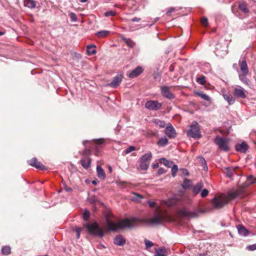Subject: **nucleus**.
<instances>
[{"label": "nucleus", "instance_id": "nucleus-41", "mask_svg": "<svg viewBox=\"0 0 256 256\" xmlns=\"http://www.w3.org/2000/svg\"><path fill=\"white\" fill-rule=\"evenodd\" d=\"M196 82L202 85H204L206 84V77L204 76H202L196 78Z\"/></svg>", "mask_w": 256, "mask_h": 256}, {"label": "nucleus", "instance_id": "nucleus-9", "mask_svg": "<svg viewBox=\"0 0 256 256\" xmlns=\"http://www.w3.org/2000/svg\"><path fill=\"white\" fill-rule=\"evenodd\" d=\"M247 187L244 186V184L242 186L238 188L234 192H230L229 194V198L230 199H234L236 196H241L245 192L246 188Z\"/></svg>", "mask_w": 256, "mask_h": 256}, {"label": "nucleus", "instance_id": "nucleus-12", "mask_svg": "<svg viewBox=\"0 0 256 256\" xmlns=\"http://www.w3.org/2000/svg\"><path fill=\"white\" fill-rule=\"evenodd\" d=\"M161 104L156 101L152 100L147 102L145 104V106L146 108L152 110H157L161 107Z\"/></svg>", "mask_w": 256, "mask_h": 256}, {"label": "nucleus", "instance_id": "nucleus-24", "mask_svg": "<svg viewBox=\"0 0 256 256\" xmlns=\"http://www.w3.org/2000/svg\"><path fill=\"white\" fill-rule=\"evenodd\" d=\"M96 172L98 176L101 179H104L106 174L104 170L100 166H98L96 167Z\"/></svg>", "mask_w": 256, "mask_h": 256}, {"label": "nucleus", "instance_id": "nucleus-26", "mask_svg": "<svg viewBox=\"0 0 256 256\" xmlns=\"http://www.w3.org/2000/svg\"><path fill=\"white\" fill-rule=\"evenodd\" d=\"M237 227L238 232L240 234L244 236H246L248 234V231L242 225H238Z\"/></svg>", "mask_w": 256, "mask_h": 256}, {"label": "nucleus", "instance_id": "nucleus-23", "mask_svg": "<svg viewBox=\"0 0 256 256\" xmlns=\"http://www.w3.org/2000/svg\"><path fill=\"white\" fill-rule=\"evenodd\" d=\"M167 254V252L164 248H156L154 256H166Z\"/></svg>", "mask_w": 256, "mask_h": 256}, {"label": "nucleus", "instance_id": "nucleus-39", "mask_svg": "<svg viewBox=\"0 0 256 256\" xmlns=\"http://www.w3.org/2000/svg\"><path fill=\"white\" fill-rule=\"evenodd\" d=\"M82 158L90 157L91 155V150L90 149L86 148L82 152Z\"/></svg>", "mask_w": 256, "mask_h": 256}, {"label": "nucleus", "instance_id": "nucleus-58", "mask_svg": "<svg viewBox=\"0 0 256 256\" xmlns=\"http://www.w3.org/2000/svg\"><path fill=\"white\" fill-rule=\"evenodd\" d=\"M174 10V8H170V9H168L167 11V14H170L171 12H172Z\"/></svg>", "mask_w": 256, "mask_h": 256}, {"label": "nucleus", "instance_id": "nucleus-47", "mask_svg": "<svg viewBox=\"0 0 256 256\" xmlns=\"http://www.w3.org/2000/svg\"><path fill=\"white\" fill-rule=\"evenodd\" d=\"M70 17V20L72 22H76L78 19L76 14L74 12H70L69 14Z\"/></svg>", "mask_w": 256, "mask_h": 256}, {"label": "nucleus", "instance_id": "nucleus-1", "mask_svg": "<svg viewBox=\"0 0 256 256\" xmlns=\"http://www.w3.org/2000/svg\"><path fill=\"white\" fill-rule=\"evenodd\" d=\"M164 221V216L160 214H158L150 218H134L132 219H124L118 222H113L108 218L106 220V224L108 229L112 231H116L124 228H134L138 226L140 224H143L146 226L158 225L162 224Z\"/></svg>", "mask_w": 256, "mask_h": 256}, {"label": "nucleus", "instance_id": "nucleus-45", "mask_svg": "<svg viewBox=\"0 0 256 256\" xmlns=\"http://www.w3.org/2000/svg\"><path fill=\"white\" fill-rule=\"evenodd\" d=\"M178 170V166L176 164H172V176L173 177L176 176V172Z\"/></svg>", "mask_w": 256, "mask_h": 256}, {"label": "nucleus", "instance_id": "nucleus-48", "mask_svg": "<svg viewBox=\"0 0 256 256\" xmlns=\"http://www.w3.org/2000/svg\"><path fill=\"white\" fill-rule=\"evenodd\" d=\"M116 14V12L114 10L108 11L104 13V16L106 17H108L109 16H114Z\"/></svg>", "mask_w": 256, "mask_h": 256}, {"label": "nucleus", "instance_id": "nucleus-44", "mask_svg": "<svg viewBox=\"0 0 256 256\" xmlns=\"http://www.w3.org/2000/svg\"><path fill=\"white\" fill-rule=\"evenodd\" d=\"M74 230L76 232V238L78 239L80 237V234L82 232V228L80 227H75L74 228Z\"/></svg>", "mask_w": 256, "mask_h": 256}, {"label": "nucleus", "instance_id": "nucleus-21", "mask_svg": "<svg viewBox=\"0 0 256 256\" xmlns=\"http://www.w3.org/2000/svg\"><path fill=\"white\" fill-rule=\"evenodd\" d=\"M256 183V177L252 175L248 176L246 182L244 183L245 187H248L250 185Z\"/></svg>", "mask_w": 256, "mask_h": 256}, {"label": "nucleus", "instance_id": "nucleus-10", "mask_svg": "<svg viewBox=\"0 0 256 256\" xmlns=\"http://www.w3.org/2000/svg\"><path fill=\"white\" fill-rule=\"evenodd\" d=\"M28 164L37 169L41 170H44L46 169L45 166H44L40 162H38L36 158H33L32 159L28 160Z\"/></svg>", "mask_w": 256, "mask_h": 256}, {"label": "nucleus", "instance_id": "nucleus-35", "mask_svg": "<svg viewBox=\"0 0 256 256\" xmlns=\"http://www.w3.org/2000/svg\"><path fill=\"white\" fill-rule=\"evenodd\" d=\"M11 252V249L9 246H4L2 248V253L3 255L8 256Z\"/></svg>", "mask_w": 256, "mask_h": 256}, {"label": "nucleus", "instance_id": "nucleus-52", "mask_svg": "<svg viewBox=\"0 0 256 256\" xmlns=\"http://www.w3.org/2000/svg\"><path fill=\"white\" fill-rule=\"evenodd\" d=\"M94 143L98 144H102L104 143V140L102 138L94 140Z\"/></svg>", "mask_w": 256, "mask_h": 256}, {"label": "nucleus", "instance_id": "nucleus-31", "mask_svg": "<svg viewBox=\"0 0 256 256\" xmlns=\"http://www.w3.org/2000/svg\"><path fill=\"white\" fill-rule=\"evenodd\" d=\"M192 186V182L187 178H185L184 180L183 184H182V186L184 189H186L189 188L190 186Z\"/></svg>", "mask_w": 256, "mask_h": 256}, {"label": "nucleus", "instance_id": "nucleus-8", "mask_svg": "<svg viewBox=\"0 0 256 256\" xmlns=\"http://www.w3.org/2000/svg\"><path fill=\"white\" fill-rule=\"evenodd\" d=\"M202 210L191 212L186 210H182L179 211V214L182 217L196 218L198 216L199 213L202 212Z\"/></svg>", "mask_w": 256, "mask_h": 256}, {"label": "nucleus", "instance_id": "nucleus-28", "mask_svg": "<svg viewBox=\"0 0 256 256\" xmlns=\"http://www.w3.org/2000/svg\"><path fill=\"white\" fill-rule=\"evenodd\" d=\"M86 52L88 55H92L96 53V46L94 45H88L86 46Z\"/></svg>", "mask_w": 256, "mask_h": 256}, {"label": "nucleus", "instance_id": "nucleus-46", "mask_svg": "<svg viewBox=\"0 0 256 256\" xmlns=\"http://www.w3.org/2000/svg\"><path fill=\"white\" fill-rule=\"evenodd\" d=\"M144 242H145L146 247V249H148V248H151L154 245V243L148 240H145Z\"/></svg>", "mask_w": 256, "mask_h": 256}, {"label": "nucleus", "instance_id": "nucleus-32", "mask_svg": "<svg viewBox=\"0 0 256 256\" xmlns=\"http://www.w3.org/2000/svg\"><path fill=\"white\" fill-rule=\"evenodd\" d=\"M24 5L30 8H33L36 7L35 2L33 0H26L24 1Z\"/></svg>", "mask_w": 256, "mask_h": 256}, {"label": "nucleus", "instance_id": "nucleus-51", "mask_svg": "<svg viewBox=\"0 0 256 256\" xmlns=\"http://www.w3.org/2000/svg\"><path fill=\"white\" fill-rule=\"evenodd\" d=\"M208 190L207 189L204 188L200 192V196L202 198H204L208 195Z\"/></svg>", "mask_w": 256, "mask_h": 256}, {"label": "nucleus", "instance_id": "nucleus-11", "mask_svg": "<svg viewBox=\"0 0 256 256\" xmlns=\"http://www.w3.org/2000/svg\"><path fill=\"white\" fill-rule=\"evenodd\" d=\"M161 92L163 96L168 99L172 100L174 98V95L171 92L170 88L168 86H162Z\"/></svg>", "mask_w": 256, "mask_h": 256}, {"label": "nucleus", "instance_id": "nucleus-56", "mask_svg": "<svg viewBox=\"0 0 256 256\" xmlns=\"http://www.w3.org/2000/svg\"><path fill=\"white\" fill-rule=\"evenodd\" d=\"M140 20V18L136 17L134 18H133L132 19V21L133 22H138Z\"/></svg>", "mask_w": 256, "mask_h": 256}, {"label": "nucleus", "instance_id": "nucleus-57", "mask_svg": "<svg viewBox=\"0 0 256 256\" xmlns=\"http://www.w3.org/2000/svg\"><path fill=\"white\" fill-rule=\"evenodd\" d=\"M200 161L201 162L202 164H206V162L205 160L202 156L200 157Z\"/></svg>", "mask_w": 256, "mask_h": 256}, {"label": "nucleus", "instance_id": "nucleus-17", "mask_svg": "<svg viewBox=\"0 0 256 256\" xmlns=\"http://www.w3.org/2000/svg\"><path fill=\"white\" fill-rule=\"evenodd\" d=\"M235 148L236 151L244 153L248 150V146L246 143L242 142L240 144H236Z\"/></svg>", "mask_w": 256, "mask_h": 256}, {"label": "nucleus", "instance_id": "nucleus-64", "mask_svg": "<svg viewBox=\"0 0 256 256\" xmlns=\"http://www.w3.org/2000/svg\"><path fill=\"white\" fill-rule=\"evenodd\" d=\"M108 170H110V172H112V168L111 166H110L108 167Z\"/></svg>", "mask_w": 256, "mask_h": 256}, {"label": "nucleus", "instance_id": "nucleus-42", "mask_svg": "<svg viewBox=\"0 0 256 256\" xmlns=\"http://www.w3.org/2000/svg\"><path fill=\"white\" fill-rule=\"evenodd\" d=\"M88 201L92 204H95L98 201L97 197L95 196H92L88 198Z\"/></svg>", "mask_w": 256, "mask_h": 256}, {"label": "nucleus", "instance_id": "nucleus-60", "mask_svg": "<svg viewBox=\"0 0 256 256\" xmlns=\"http://www.w3.org/2000/svg\"><path fill=\"white\" fill-rule=\"evenodd\" d=\"M158 163L156 164H152V167L154 168H158Z\"/></svg>", "mask_w": 256, "mask_h": 256}, {"label": "nucleus", "instance_id": "nucleus-63", "mask_svg": "<svg viewBox=\"0 0 256 256\" xmlns=\"http://www.w3.org/2000/svg\"><path fill=\"white\" fill-rule=\"evenodd\" d=\"M80 1L82 2H86L88 1V0H80Z\"/></svg>", "mask_w": 256, "mask_h": 256}, {"label": "nucleus", "instance_id": "nucleus-16", "mask_svg": "<svg viewBox=\"0 0 256 256\" xmlns=\"http://www.w3.org/2000/svg\"><path fill=\"white\" fill-rule=\"evenodd\" d=\"M80 162L84 168L88 169L90 166L92 158L90 157L82 158Z\"/></svg>", "mask_w": 256, "mask_h": 256}, {"label": "nucleus", "instance_id": "nucleus-30", "mask_svg": "<svg viewBox=\"0 0 256 256\" xmlns=\"http://www.w3.org/2000/svg\"><path fill=\"white\" fill-rule=\"evenodd\" d=\"M168 140L167 139V138L166 137H163V138H160L158 140L157 144L160 146H164L168 144Z\"/></svg>", "mask_w": 256, "mask_h": 256}, {"label": "nucleus", "instance_id": "nucleus-25", "mask_svg": "<svg viewBox=\"0 0 256 256\" xmlns=\"http://www.w3.org/2000/svg\"><path fill=\"white\" fill-rule=\"evenodd\" d=\"M132 196L131 200L132 201L139 202H141V200L144 198V196L142 194H138L135 192H132Z\"/></svg>", "mask_w": 256, "mask_h": 256}, {"label": "nucleus", "instance_id": "nucleus-19", "mask_svg": "<svg viewBox=\"0 0 256 256\" xmlns=\"http://www.w3.org/2000/svg\"><path fill=\"white\" fill-rule=\"evenodd\" d=\"M114 244L117 246H122L126 242L125 238L122 235H118L114 238Z\"/></svg>", "mask_w": 256, "mask_h": 256}, {"label": "nucleus", "instance_id": "nucleus-50", "mask_svg": "<svg viewBox=\"0 0 256 256\" xmlns=\"http://www.w3.org/2000/svg\"><path fill=\"white\" fill-rule=\"evenodd\" d=\"M201 23L204 26H208V20L206 17L202 18L201 20Z\"/></svg>", "mask_w": 256, "mask_h": 256}, {"label": "nucleus", "instance_id": "nucleus-49", "mask_svg": "<svg viewBox=\"0 0 256 256\" xmlns=\"http://www.w3.org/2000/svg\"><path fill=\"white\" fill-rule=\"evenodd\" d=\"M125 42L126 43V44L130 48H133L135 45V43L130 39H126Z\"/></svg>", "mask_w": 256, "mask_h": 256}, {"label": "nucleus", "instance_id": "nucleus-22", "mask_svg": "<svg viewBox=\"0 0 256 256\" xmlns=\"http://www.w3.org/2000/svg\"><path fill=\"white\" fill-rule=\"evenodd\" d=\"M224 99L228 102L229 104H232L234 103L235 98L229 94H224L222 95Z\"/></svg>", "mask_w": 256, "mask_h": 256}, {"label": "nucleus", "instance_id": "nucleus-7", "mask_svg": "<svg viewBox=\"0 0 256 256\" xmlns=\"http://www.w3.org/2000/svg\"><path fill=\"white\" fill-rule=\"evenodd\" d=\"M232 94L234 96L238 98L244 99L246 98V91L240 86H236L232 87Z\"/></svg>", "mask_w": 256, "mask_h": 256}, {"label": "nucleus", "instance_id": "nucleus-62", "mask_svg": "<svg viewBox=\"0 0 256 256\" xmlns=\"http://www.w3.org/2000/svg\"><path fill=\"white\" fill-rule=\"evenodd\" d=\"M66 190L67 192H71L72 190V188H66Z\"/></svg>", "mask_w": 256, "mask_h": 256}, {"label": "nucleus", "instance_id": "nucleus-6", "mask_svg": "<svg viewBox=\"0 0 256 256\" xmlns=\"http://www.w3.org/2000/svg\"><path fill=\"white\" fill-rule=\"evenodd\" d=\"M214 142L220 150L225 152H227L229 150V148L228 146V142L226 138H224L218 136L214 138Z\"/></svg>", "mask_w": 256, "mask_h": 256}, {"label": "nucleus", "instance_id": "nucleus-15", "mask_svg": "<svg viewBox=\"0 0 256 256\" xmlns=\"http://www.w3.org/2000/svg\"><path fill=\"white\" fill-rule=\"evenodd\" d=\"M144 70L141 66H138L128 74L130 78H136L140 75L143 72Z\"/></svg>", "mask_w": 256, "mask_h": 256}, {"label": "nucleus", "instance_id": "nucleus-18", "mask_svg": "<svg viewBox=\"0 0 256 256\" xmlns=\"http://www.w3.org/2000/svg\"><path fill=\"white\" fill-rule=\"evenodd\" d=\"M239 66L242 72L245 74H248L249 70L246 61L245 60H240Z\"/></svg>", "mask_w": 256, "mask_h": 256}, {"label": "nucleus", "instance_id": "nucleus-61", "mask_svg": "<svg viewBox=\"0 0 256 256\" xmlns=\"http://www.w3.org/2000/svg\"><path fill=\"white\" fill-rule=\"evenodd\" d=\"M92 184H94V185H96V184H98V181H97V180H93L92 181Z\"/></svg>", "mask_w": 256, "mask_h": 256}, {"label": "nucleus", "instance_id": "nucleus-34", "mask_svg": "<svg viewBox=\"0 0 256 256\" xmlns=\"http://www.w3.org/2000/svg\"><path fill=\"white\" fill-rule=\"evenodd\" d=\"M238 8L240 10L244 13H248L249 12V10L247 8L246 4L244 2L240 3Z\"/></svg>", "mask_w": 256, "mask_h": 256}, {"label": "nucleus", "instance_id": "nucleus-59", "mask_svg": "<svg viewBox=\"0 0 256 256\" xmlns=\"http://www.w3.org/2000/svg\"><path fill=\"white\" fill-rule=\"evenodd\" d=\"M165 172V171L164 170V168H160L159 170H158V173L160 174H164Z\"/></svg>", "mask_w": 256, "mask_h": 256}, {"label": "nucleus", "instance_id": "nucleus-38", "mask_svg": "<svg viewBox=\"0 0 256 256\" xmlns=\"http://www.w3.org/2000/svg\"><path fill=\"white\" fill-rule=\"evenodd\" d=\"M90 212L88 210H85L82 214V218L84 221H88L90 216Z\"/></svg>", "mask_w": 256, "mask_h": 256}, {"label": "nucleus", "instance_id": "nucleus-53", "mask_svg": "<svg viewBox=\"0 0 256 256\" xmlns=\"http://www.w3.org/2000/svg\"><path fill=\"white\" fill-rule=\"evenodd\" d=\"M247 248L250 250H256V244L250 245L247 247Z\"/></svg>", "mask_w": 256, "mask_h": 256}, {"label": "nucleus", "instance_id": "nucleus-27", "mask_svg": "<svg viewBox=\"0 0 256 256\" xmlns=\"http://www.w3.org/2000/svg\"><path fill=\"white\" fill-rule=\"evenodd\" d=\"M224 172L228 178H232V176L235 173L234 169L232 168L228 167L225 168Z\"/></svg>", "mask_w": 256, "mask_h": 256}, {"label": "nucleus", "instance_id": "nucleus-36", "mask_svg": "<svg viewBox=\"0 0 256 256\" xmlns=\"http://www.w3.org/2000/svg\"><path fill=\"white\" fill-rule=\"evenodd\" d=\"M110 34L108 30L99 31L96 33V35L99 38H104L108 36Z\"/></svg>", "mask_w": 256, "mask_h": 256}, {"label": "nucleus", "instance_id": "nucleus-2", "mask_svg": "<svg viewBox=\"0 0 256 256\" xmlns=\"http://www.w3.org/2000/svg\"><path fill=\"white\" fill-rule=\"evenodd\" d=\"M83 227L92 236L102 238L104 235V231L97 222L86 224H84Z\"/></svg>", "mask_w": 256, "mask_h": 256}, {"label": "nucleus", "instance_id": "nucleus-54", "mask_svg": "<svg viewBox=\"0 0 256 256\" xmlns=\"http://www.w3.org/2000/svg\"><path fill=\"white\" fill-rule=\"evenodd\" d=\"M146 202L149 204L150 208H154L155 206L156 202H152L150 200H148L146 201Z\"/></svg>", "mask_w": 256, "mask_h": 256}, {"label": "nucleus", "instance_id": "nucleus-14", "mask_svg": "<svg viewBox=\"0 0 256 256\" xmlns=\"http://www.w3.org/2000/svg\"><path fill=\"white\" fill-rule=\"evenodd\" d=\"M166 134L170 138H174L176 136V132L175 130L171 124H168L165 130Z\"/></svg>", "mask_w": 256, "mask_h": 256}, {"label": "nucleus", "instance_id": "nucleus-20", "mask_svg": "<svg viewBox=\"0 0 256 256\" xmlns=\"http://www.w3.org/2000/svg\"><path fill=\"white\" fill-rule=\"evenodd\" d=\"M204 186V184L202 182H198L194 187L192 188V192L193 194L196 196L198 194L200 193V192L202 190V188Z\"/></svg>", "mask_w": 256, "mask_h": 256}, {"label": "nucleus", "instance_id": "nucleus-55", "mask_svg": "<svg viewBox=\"0 0 256 256\" xmlns=\"http://www.w3.org/2000/svg\"><path fill=\"white\" fill-rule=\"evenodd\" d=\"M182 172V174L184 175H186V176H188L189 175V172H188V170L186 169H182L181 170Z\"/></svg>", "mask_w": 256, "mask_h": 256}, {"label": "nucleus", "instance_id": "nucleus-3", "mask_svg": "<svg viewBox=\"0 0 256 256\" xmlns=\"http://www.w3.org/2000/svg\"><path fill=\"white\" fill-rule=\"evenodd\" d=\"M186 135L188 137L194 138H200L202 136L200 130V126L196 121H193L188 126L186 131Z\"/></svg>", "mask_w": 256, "mask_h": 256}, {"label": "nucleus", "instance_id": "nucleus-33", "mask_svg": "<svg viewBox=\"0 0 256 256\" xmlns=\"http://www.w3.org/2000/svg\"><path fill=\"white\" fill-rule=\"evenodd\" d=\"M248 74H239L238 77L239 79L244 84H248L249 83V80L246 78V76Z\"/></svg>", "mask_w": 256, "mask_h": 256}, {"label": "nucleus", "instance_id": "nucleus-29", "mask_svg": "<svg viewBox=\"0 0 256 256\" xmlns=\"http://www.w3.org/2000/svg\"><path fill=\"white\" fill-rule=\"evenodd\" d=\"M160 162L164 164L168 168H170L172 166L173 164V162L172 161L166 160L165 158H161L160 159Z\"/></svg>", "mask_w": 256, "mask_h": 256}, {"label": "nucleus", "instance_id": "nucleus-4", "mask_svg": "<svg viewBox=\"0 0 256 256\" xmlns=\"http://www.w3.org/2000/svg\"><path fill=\"white\" fill-rule=\"evenodd\" d=\"M152 157V155L151 152H147L142 156L140 159V166L142 170H147L148 169Z\"/></svg>", "mask_w": 256, "mask_h": 256}, {"label": "nucleus", "instance_id": "nucleus-43", "mask_svg": "<svg viewBox=\"0 0 256 256\" xmlns=\"http://www.w3.org/2000/svg\"><path fill=\"white\" fill-rule=\"evenodd\" d=\"M136 150V148L134 146H130L126 149L124 150V152L126 154H127L132 151Z\"/></svg>", "mask_w": 256, "mask_h": 256}, {"label": "nucleus", "instance_id": "nucleus-5", "mask_svg": "<svg viewBox=\"0 0 256 256\" xmlns=\"http://www.w3.org/2000/svg\"><path fill=\"white\" fill-rule=\"evenodd\" d=\"M228 199L224 196L219 197L215 196L212 200V202L215 208L219 209L222 208L228 202Z\"/></svg>", "mask_w": 256, "mask_h": 256}, {"label": "nucleus", "instance_id": "nucleus-37", "mask_svg": "<svg viewBox=\"0 0 256 256\" xmlns=\"http://www.w3.org/2000/svg\"><path fill=\"white\" fill-rule=\"evenodd\" d=\"M196 94L198 96H199L201 98H202V99H204V100L208 101L210 99V98L207 94H206L204 93L203 92H197L196 93Z\"/></svg>", "mask_w": 256, "mask_h": 256}, {"label": "nucleus", "instance_id": "nucleus-13", "mask_svg": "<svg viewBox=\"0 0 256 256\" xmlns=\"http://www.w3.org/2000/svg\"><path fill=\"white\" fill-rule=\"evenodd\" d=\"M122 76H116L114 78L110 83L107 84V86L112 88H116L120 84L122 81Z\"/></svg>", "mask_w": 256, "mask_h": 256}, {"label": "nucleus", "instance_id": "nucleus-40", "mask_svg": "<svg viewBox=\"0 0 256 256\" xmlns=\"http://www.w3.org/2000/svg\"><path fill=\"white\" fill-rule=\"evenodd\" d=\"M154 122L156 125L158 126L160 128H164L166 125V123L164 121L160 120H154Z\"/></svg>", "mask_w": 256, "mask_h": 256}]
</instances>
